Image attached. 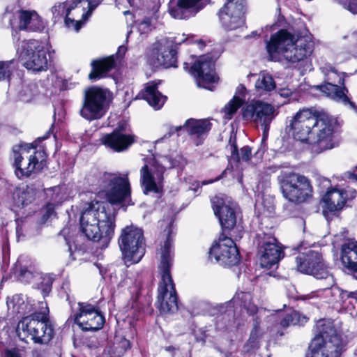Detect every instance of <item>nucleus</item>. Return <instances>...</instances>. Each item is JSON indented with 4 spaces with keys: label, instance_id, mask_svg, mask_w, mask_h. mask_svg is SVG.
Returning <instances> with one entry per match:
<instances>
[{
    "label": "nucleus",
    "instance_id": "nucleus-1",
    "mask_svg": "<svg viewBox=\"0 0 357 357\" xmlns=\"http://www.w3.org/2000/svg\"><path fill=\"white\" fill-rule=\"evenodd\" d=\"M286 130L295 139L313 144L317 152L334 147L332 123L318 118L310 109H300L290 117L287 121Z\"/></svg>",
    "mask_w": 357,
    "mask_h": 357
},
{
    "label": "nucleus",
    "instance_id": "nucleus-2",
    "mask_svg": "<svg viewBox=\"0 0 357 357\" xmlns=\"http://www.w3.org/2000/svg\"><path fill=\"white\" fill-rule=\"evenodd\" d=\"M108 206L105 202L93 200L86 204L79 218L81 231L86 238L105 245L113 238L116 227L115 215Z\"/></svg>",
    "mask_w": 357,
    "mask_h": 357
},
{
    "label": "nucleus",
    "instance_id": "nucleus-3",
    "mask_svg": "<svg viewBox=\"0 0 357 357\" xmlns=\"http://www.w3.org/2000/svg\"><path fill=\"white\" fill-rule=\"evenodd\" d=\"M266 50L271 61L285 60L294 63L312 54L314 43L309 36L296 38L288 31L281 29L272 35L266 42Z\"/></svg>",
    "mask_w": 357,
    "mask_h": 357
},
{
    "label": "nucleus",
    "instance_id": "nucleus-4",
    "mask_svg": "<svg viewBox=\"0 0 357 357\" xmlns=\"http://www.w3.org/2000/svg\"><path fill=\"white\" fill-rule=\"evenodd\" d=\"M159 255L158 269L161 275V281L158 287V307L161 313L173 314L177 312L178 305L175 286L170 273L174 254L169 230L168 236L160 246Z\"/></svg>",
    "mask_w": 357,
    "mask_h": 357
},
{
    "label": "nucleus",
    "instance_id": "nucleus-5",
    "mask_svg": "<svg viewBox=\"0 0 357 357\" xmlns=\"http://www.w3.org/2000/svg\"><path fill=\"white\" fill-rule=\"evenodd\" d=\"M225 305L228 311H233L234 316L236 315L238 309L241 310L243 308L250 315L257 312L261 318H266L267 322L280 323L284 328L291 325H303L307 320L306 317L302 316L297 311L292 310L286 314L282 312L273 314L265 309H258L257 306L253 303L252 297L250 292L241 291L236 293L233 298Z\"/></svg>",
    "mask_w": 357,
    "mask_h": 357
},
{
    "label": "nucleus",
    "instance_id": "nucleus-6",
    "mask_svg": "<svg viewBox=\"0 0 357 357\" xmlns=\"http://www.w3.org/2000/svg\"><path fill=\"white\" fill-rule=\"evenodd\" d=\"M343 349L340 336L328 319H320L316 324V335L310 349V357H340Z\"/></svg>",
    "mask_w": 357,
    "mask_h": 357
},
{
    "label": "nucleus",
    "instance_id": "nucleus-7",
    "mask_svg": "<svg viewBox=\"0 0 357 357\" xmlns=\"http://www.w3.org/2000/svg\"><path fill=\"white\" fill-rule=\"evenodd\" d=\"M319 70L324 77V83L317 85L316 88L331 99L341 102L357 111V107L350 100L347 93L344 79L349 75L339 71L332 64L326 63L320 66Z\"/></svg>",
    "mask_w": 357,
    "mask_h": 357
},
{
    "label": "nucleus",
    "instance_id": "nucleus-8",
    "mask_svg": "<svg viewBox=\"0 0 357 357\" xmlns=\"http://www.w3.org/2000/svg\"><path fill=\"white\" fill-rule=\"evenodd\" d=\"M123 260L127 266L139 263L145 254V240L141 228L133 225L121 229L118 239Z\"/></svg>",
    "mask_w": 357,
    "mask_h": 357
},
{
    "label": "nucleus",
    "instance_id": "nucleus-9",
    "mask_svg": "<svg viewBox=\"0 0 357 357\" xmlns=\"http://www.w3.org/2000/svg\"><path fill=\"white\" fill-rule=\"evenodd\" d=\"M112 100V93L107 89L90 86L84 91L80 116L91 121L101 119L107 113Z\"/></svg>",
    "mask_w": 357,
    "mask_h": 357
},
{
    "label": "nucleus",
    "instance_id": "nucleus-10",
    "mask_svg": "<svg viewBox=\"0 0 357 357\" xmlns=\"http://www.w3.org/2000/svg\"><path fill=\"white\" fill-rule=\"evenodd\" d=\"M283 197L293 203H301L311 196L308 178L294 172H283L278 178Z\"/></svg>",
    "mask_w": 357,
    "mask_h": 357
},
{
    "label": "nucleus",
    "instance_id": "nucleus-11",
    "mask_svg": "<svg viewBox=\"0 0 357 357\" xmlns=\"http://www.w3.org/2000/svg\"><path fill=\"white\" fill-rule=\"evenodd\" d=\"M17 45V53L23 66L35 73L46 71L48 68V59L45 45L36 40H22Z\"/></svg>",
    "mask_w": 357,
    "mask_h": 357
},
{
    "label": "nucleus",
    "instance_id": "nucleus-12",
    "mask_svg": "<svg viewBox=\"0 0 357 357\" xmlns=\"http://www.w3.org/2000/svg\"><path fill=\"white\" fill-rule=\"evenodd\" d=\"M100 182L99 197H104L111 204L130 202V188L128 178L105 173Z\"/></svg>",
    "mask_w": 357,
    "mask_h": 357
},
{
    "label": "nucleus",
    "instance_id": "nucleus-13",
    "mask_svg": "<svg viewBox=\"0 0 357 357\" xmlns=\"http://www.w3.org/2000/svg\"><path fill=\"white\" fill-rule=\"evenodd\" d=\"M3 19L8 22L13 29L12 38L15 44L20 42L18 31H43L45 23L35 10H17L15 12L6 10Z\"/></svg>",
    "mask_w": 357,
    "mask_h": 357
},
{
    "label": "nucleus",
    "instance_id": "nucleus-14",
    "mask_svg": "<svg viewBox=\"0 0 357 357\" xmlns=\"http://www.w3.org/2000/svg\"><path fill=\"white\" fill-rule=\"evenodd\" d=\"M296 261L297 269L301 273L312 275L317 279L325 280L326 289L333 285V277L318 252L310 250L306 254H300L296 257Z\"/></svg>",
    "mask_w": 357,
    "mask_h": 357
},
{
    "label": "nucleus",
    "instance_id": "nucleus-15",
    "mask_svg": "<svg viewBox=\"0 0 357 357\" xmlns=\"http://www.w3.org/2000/svg\"><path fill=\"white\" fill-rule=\"evenodd\" d=\"M275 107L262 101H255L247 105L243 109V118L257 125H260L263 130L261 146H265L267 140L270 124L274 119Z\"/></svg>",
    "mask_w": 357,
    "mask_h": 357
},
{
    "label": "nucleus",
    "instance_id": "nucleus-16",
    "mask_svg": "<svg viewBox=\"0 0 357 357\" xmlns=\"http://www.w3.org/2000/svg\"><path fill=\"white\" fill-rule=\"evenodd\" d=\"M31 144H21L13 147L12 158L15 175L19 178L28 177L38 165V160Z\"/></svg>",
    "mask_w": 357,
    "mask_h": 357
},
{
    "label": "nucleus",
    "instance_id": "nucleus-17",
    "mask_svg": "<svg viewBox=\"0 0 357 357\" xmlns=\"http://www.w3.org/2000/svg\"><path fill=\"white\" fill-rule=\"evenodd\" d=\"M74 321L84 331H96L101 329L105 319L102 314L93 305L79 302L77 307H72L71 316Z\"/></svg>",
    "mask_w": 357,
    "mask_h": 357
},
{
    "label": "nucleus",
    "instance_id": "nucleus-18",
    "mask_svg": "<svg viewBox=\"0 0 357 357\" xmlns=\"http://www.w3.org/2000/svg\"><path fill=\"white\" fill-rule=\"evenodd\" d=\"M218 15L225 30L242 29L245 23L243 0H229L220 10Z\"/></svg>",
    "mask_w": 357,
    "mask_h": 357
},
{
    "label": "nucleus",
    "instance_id": "nucleus-19",
    "mask_svg": "<svg viewBox=\"0 0 357 357\" xmlns=\"http://www.w3.org/2000/svg\"><path fill=\"white\" fill-rule=\"evenodd\" d=\"M209 259L221 266L236 265L240 260L239 252L234 241L227 236H220L218 243L210 248Z\"/></svg>",
    "mask_w": 357,
    "mask_h": 357
},
{
    "label": "nucleus",
    "instance_id": "nucleus-20",
    "mask_svg": "<svg viewBox=\"0 0 357 357\" xmlns=\"http://www.w3.org/2000/svg\"><path fill=\"white\" fill-rule=\"evenodd\" d=\"M215 59L209 54L199 56L198 59L190 67V74L196 78L199 87L208 90L212 88L208 86L211 83H216L218 77L215 72Z\"/></svg>",
    "mask_w": 357,
    "mask_h": 357
},
{
    "label": "nucleus",
    "instance_id": "nucleus-21",
    "mask_svg": "<svg viewBox=\"0 0 357 357\" xmlns=\"http://www.w3.org/2000/svg\"><path fill=\"white\" fill-rule=\"evenodd\" d=\"M257 241L259 246V262L263 268H271L277 265L282 257L283 252L277 244L275 237L265 234L257 235Z\"/></svg>",
    "mask_w": 357,
    "mask_h": 357
},
{
    "label": "nucleus",
    "instance_id": "nucleus-22",
    "mask_svg": "<svg viewBox=\"0 0 357 357\" xmlns=\"http://www.w3.org/2000/svg\"><path fill=\"white\" fill-rule=\"evenodd\" d=\"M212 207L223 229L230 230L236 223L235 204L225 196H215L211 199Z\"/></svg>",
    "mask_w": 357,
    "mask_h": 357
},
{
    "label": "nucleus",
    "instance_id": "nucleus-23",
    "mask_svg": "<svg viewBox=\"0 0 357 357\" xmlns=\"http://www.w3.org/2000/svg\"><path fill=\"white\" fill-rule=\"evenodd\" d=\"M211 129V123L207 119H188L183 126L172 127L169 134L185 130L194 139L196 146L202 144L208 132Z\"/></svg>",
    "mask_w": 357,
    "mask_h": 357
},
{
    "label": "nucleus",
    "instance_id": "nucleus-24",
    "mask_svg": "<svg viewBox=\"0 0 357 357\" xmlns=\"http://www.w3.org/2000/svg\"><path fill=\"white\" fill-rule=\"evenodd\" d=\"M163 167H153L144 165L140 169L141 183L145 194L149 192L158 193L160 191L163 180Z\"/></svg>",
    "mask_w": 357,
    "mask_h": 357
},
{
    "label": "nucleus",
    "instance_id": "nucleus-25",
    "mask_svg": "<svg viewBox=\"0 0 357 357\" xmlns=\"http://www.w3.org/2000/svg\"><path fill=\"white\" fill-rule=\"evenodd\" d=\"M202 0H172L169 4L170 15L178 20L195 16L202 8Z\"/></svg>",
    "mask_w": 357,
    "mask_h": 357
},
{
    "label": "nucleus",
    "instance_id": "nucleus-26",
    "mask_svg": "<svg viewBox=\"0 0 357 357\" xmlns=\"http://www.w3.org/2000/svg\"><path fill=\"white\" fill-rule=\"evenodd\" d=\"M7 306L11 314L22 318L33 313L38 312L35 300L22 294H15L12 298H8Z\"/></svg>",
    "mask_w": 357,
    "mask_h": 357
},
{
    "label": "nucleus",
    "instance_id": "nucleus-27",
    "mask_svg": "<svg viewBox=\"0 0 357 357\" xmlns=\"http://www.w3.org/2000/svg\"><path fill=\"white\" fill-rule=\"evenodd\" d=\"M19 280L24 283L32 284L38 289H42L45 296L51 289L52 281L49 278L44 277L36 271L34 267H22L20 271Z\"/></svg>",
    "mask_w": 357,
    "mask_h": 357
},
{
    "label": "nucleus",
    "instance_id": "nucleus-28",
    "mask_svg": "<svg viewBox=\"0 0 357 357\" xmlns=\"http://www.w3.org/2000/svg\"><path fill=\"white\" fill-rule=\"evenodd\" d=\"M100 141L102 144L113 151L123 152L133 144L134 136L116 129L112 133L102 136Z\"/></svg>",
    "mask_w": 357,
    "mask_h": 357
},
{
    "label": "nucleus",
    "instance_id": "nucleus-29",
    "mask_svg": "<svg viewBox=\"0 0 357 357\" xmlns=\"http://www.w3.org/2000/svg\"><path fill=\"white\" fill-rule=\"evenodd\" d=\"M346 200L347 193L344 190L338 188L328 190L322 198L324 215L327 217L328 213L341 210Z\"/></svg>",
    "mask_w": 357,
    "mask_h": 357
},
{
    "label": "nucleus",
    "instance_id": "nucleus-30",
    "mask_svg": "<svg viewBox=\"0 0 357 357\" xmlns=\"http://www.w3.org/2000/svg\"><path fill=\"white\" fill-rule=\"evenodd\" d=\"M68 10L70 17L68 28L78 31L91 15L82 0H75L72 3L68 1Z\"/></svg>",
    "mask_w": 357,
    "mask_h": 357
},
{
    "label": "nucleus",
    "instance_id": "nucleus-31",
    "mask_svg": "<svg viewBox=\"0 0 357 357\" xmlns=\"http://www.w3.org/2000/svg\"><path fill=\"white\" fill-rule=\"evenodd\" d=\"M341 260L343 266L352 272L357 280V241L348 239L342 245Z\"/></svg>",
    "mask_w": 357,
    "mask_h": 357
},
{
    "label": "nucleus",
    "instance_id": "nucleus-32",
    "mask_svg": "<svg viewBox=\"0 0 357 357\" xmlns=\"http://www.w3.org/2000/svg\"><path fill=\"white\" fill-rule=\"evenodd\" d=\"M37 304L40 305L41 307H43L45 305V310L43 312L39 319V324H41V326L36 327V330L32 333L31 340L36 344H47L53 337V328L45 317L46 311H47V304L44 302L38 303Z\"/></svg>",
    "mask_w": 357,
    "mask_h": 357
},
{
    "label": "nucleus",
    "instance_id": "nucleus-33",
    "mask_svg": "<svg viewBox=\"0 0 357 357\" xmlns=\"http://www.w3.org/2000/svg\"><path fill=\"white\" fill-rule=\"evenodd\" d=\"M159 83L155 81L147 83L137 95V98L145 100L155 109H160L166 100V97L158 90Z\"/></svg>",
    "mask_w": 357,
    "mask_h": 357
},
{
    "label": "nucleus",
    "instance_id": "nucleus-34",
    "mask_svg": "<svg viewBox=\"0 0 357 357\" xmlns=\"http://www.w3.org/2000/svg\"><path fill=\"white\" fill-rule=\"evenodd\" d=\"M43 314L42 312H35L29 316L23 317L17 324L16 332L19 338L24 342L27 339H31L32 333L36 330V327H39V319Z\"/></svg>",
    "mask_w": 357,
    "mask_h": 357
},
{
    "label": "nucleus",
    "instance_id": "nucleus-35",
    "mask_svg": "<svg viewBox=\"0 0 357 357\" xmlns=\"http://www.w3.org/2000/svg\"><path fill=\"white\" fill-rule=\"evenodd\" d=\"M114 56L93 60L91 63L92 69L89 75V79L96 81L105 77L107 73L114 68Z\"/></svg>",
    "mask_w": 357,
    "mask_h": 357
},
{
    "label": "nucleus",
    "instance_id": "nucleus-36",
    "mask_svg": "<svg viewBox=\"0 0 357 357\" xmlns=\"http://www.w3.org/2000/svg\"><path fill=\"white\" fill-rule=\"evenodd\" d=\"M246 94L245 87L239 84L236 89L233 98L223 108L225 119H231L232 118L238 109L245 102Z\"/></svg>",
    "mask_w": 357,
    "mask_h": 357
},
{
    "label": "nucleus",
    "instance_id": "nucleus-37",
    "mask_svg": "<svg viewBox=\"0 0 357 357\" xmlns=\"http://www.w3.org/2000/svg\"><path fill=\"white\" fill-rule=\"evenodd\" d=\"M261 317L257 315L255 319L254 327L250 332L248 340L244 344L243 351L245 353H253L259 347V339L261 334L259 331V324Z\"/></svg>",
    "mask_w": 357,
    "mask_h": 357
},
{
    "label": "nucleus",
    "instance_id": "nucleus-38",
    "mask_svg": "<svg viewBox=\"0 0 357 357\" xmlns=\"http://www.w3.org/2000/svg\"><path fill=\"white\" fill-rule=\"evenodd\" d=\"M255 86L259 94L268 93L276 88V84L272 75L264 71L259 74Z\"/></svg>",
    "mask_w": 357,
    "mask_h": 357
},
{
    "label": "nucleus",
    "instance_id": "nucleus-39",
    "mask_svg": "<svg viewBox=\"0 0 357 357\" xmlns=\"http://www.w3.org/2000/svg\"><path fill=\"white\" fill-rule=\"evenodd\" d=\"M158 8V6H155L151 10L150 15L144 17L142 20L135 22L133 27H136L141 35L149 33L154 27V23L158 18L157 14Z\"/></svg>",
    "mask_w": 357,
    "mask_h": 357
},
{
    "label": "nucleus",
    "instance_id": "nucleus-40",
    "mask_svg": "<svg viewBox=\"0 0 357 357\" xmlns=\"http://www.w3.org/2000/svg\"><path fill=\"white\" fill-rule=\"evenodd\" d=\"M129 347V340L123 337L116 338L105 349L104 354L108 357H122Z\"/></svg>",
    "mask_w": 357,
    "mask_h": 357
},
{
    "label": "nucleus",
    "instance_id": "nucleus-41",
    "mask_svg": "<svg viewBox=\"0 0 357 357\" xmlns=\"http://www.w3.org/2000/svg\"><path fill=\"white\" fill-rule=\"evenodd\" d=\"M33 199V190L26 185L16 188L13 192V200L17 206H26L31 203Z\"/></svg>",
    "mask_w": 357,
    "mask_h": 357
},
{
    "label": "nucleus",
    "instance_id": "nucleus-42",
    "mask_svg": "<svg viewBox=\"0 0 357 357\" xmlns=\"http://www.w3.org/2000/svg\"><path fill=\"white\" fill-rule=\"evenodd\" d=\"M68 12V1L54 5L52 8V20L54 22L56 23L63 20L66 26L68 28V24H70Z\"/></svg>",
    "mask_w": 357,
    "mask_h": 357
},
{
    "label": "nucleus",
    "instance_id": "nucleus-43",
    "mask_svg": "<svg viewBox=\"0 0 357 357\" xmlns=\"http://www.w3.org/2000/svg\"><path fill=\"white\" fill-rule=\"evenodd\" d=\"M344 38L348 40L350 52L347 53L345 56L342 55V54H339L336 59V61L338 63H341L344 60L348 59L351 55L357 57V30L347 36H344Z\"/></svg>",
    "mask_w": 357,
    "mask_h": 357
},
{
    "label": "nucleus",
    "instance_id": "nucleus-44",
    "mask_svg": "<svg viewBox=\"0 0 357 357\" xmlns=\"http://www.w3.org/2000/svg\"><path fill=\"white\" fill-rule=\"evenodd\" d=\"M229 149L231 151V160H234L237 162L241 160L247 162L250 159L252 154V150L250 147L248 146H243L241 149L240 153H238L237 146L234 144H230Z\"/></svg>",
    "mask_w": 357,
    "mask_h": 357
},
{
    "label": "nucleus",
    "instance_id": "nucleus-45",
    "mask_svg": "<svg viewBox=\"0 0 357 357\" xmlns=\"http://www.w3.org/2000/svg\"><path fill=\"white\" fill-rule=\"evenodd\" d=\"M158 62L165 68L176 67V51L172 47L161 53L158 57Z\"/></svg>",
    "mask_w": 357,
    "mask_h": 357
},
{
    "label": "nucleus",
    "instance_id": "nucleus-46",
    "mask_svg": "<svg viewBox=\"0 0 357 357\" xmlns=\"http://www.w3.org/2000/svg\"><path fill=\"white\" fill-rule=\"evenodd\" d=\"M38 93V86L35 83H31L26 86L21 92V99L24 102H29Z\"/></svg>",
    "mask_w": 357,
    "mask_h": 357
},
{
    "label": "nucleus",
    "instance_id": "nucleus-47",
    "mask_svg": "<svg viewBox=\"0 0 357 357\" xmlns=\"http://www.w3.org/2000/svg\"><path fill=\"white\" fill-rule=\"evenodd\" d=\"M15 68V61H0V80L2 79H9L11 72Z\"/></svg>",
    "mask_w": 357,
    "mask_h": 357
},
{
    "label": "nucleus",
    "instance_id": "nucleus-48",
    "mask_svg": "<svg viewBox=\"0 0 357 357\" xmlns=\"http://www.w3.org/2000/svg\"><path fill=\"white\" fill-rule=\"evenodd\" d=\"M339 4L354 14H357V0H335Z\"/></svg>",
    "mask_w": 357,
    "mask_h": 357
},
{
    "label": "nucleus",
    "instance_id": "nucleus-49",
    "mask_svg": "<svg viewBox=\"0 0 357 357\" xmlns=\"http://www.w3.org/2000/svg\"><path fill=\"white\" fill-rule=\"evenodd\" d=\"M59 236V238H61L63 240V241H65L66 245L68 246V250L69 252V255L71 257L73 255L72 245H71L72 236L69 235V229L63 228L61 231Z\"/></svg>",
    "mask_w": 357,
    "mask_h": 357
},
{
    "label": "nucleus",
    "instance_id": "nucleus-50",
    "mask_svg": "<svg viewBox=\"0 0 357 357\" xmlns=\"http://www.w3.org/2000/svg\"><path fill=\"white\" fill-rule=\"evenodd\" d=\"M102 0H82L84 6H86L88 11L91 15L93 11L101 3Z\"/></svg>",
    "mask_w": 357,
    "mask_h": 357
},
{
    "label": "nucleus",
    "instance_id": "nucleus-51",
    "mask_svg": "<svg viewBox=\"0 0 357 357\" xmlns=\"http://www.w3.org/2000/svg\"><path fill=\"white\" fill-rule=\"evenodd\" d=\"M54 203H47L45 206V212L43 215V218L47 220L51 218L54 214Z\"/></svg>",
    "mask_w": 357,
    "mask_h": 357
},
{
    "label": "nucleus",
    "instance_id": "nucleus-52",
    "mask_svg": "<svg viewBox=\"0 0 357 357\" xmlns=\"http://www.w3.org/2000/svg\"><path fill=\"white\" fill-rule=\"evenodd\" d=\"M5 357H25L24 354L18 349L13 348L5 351Z\"/></svg>",
    "mask_w": 357,
    "mask_h": 357
},
{
    "label": "nucleus",
    "instance_id": "nucleus-53",
    "mask_svg": "<svg viewBox=\"0 0 357 357\" xmlns=\"http://www.w3.org/2000/svg\"><path fill=\"white\" fill-rule=\"evenodd\" d=\"M169 40L172 44L178 45L184 43L186 40V38H185L184 35H178L173 38H169Z\"/></svg>",
    "mask_w": 357,
    "mask_h": 357
},
{
    "label": "nucleus",
    "instance_id": "nucleus-54",
    "mask_svg": "<svg viewBox=\"0 0 357 357\" xmlns=\"http://www.w3.org/2000/svg\"><path fill=\"white\" fill-rule=\"evenodd\" d=\"M278 93L281 97L288 98L292 94V91L289 88H282L280 89L278 91Z\"/></svg>",
    "mask_w": 357,
    "mask_h": 357
},
{
    "label": "nucleus",
    "instance_id": "nucleus-55",
    "mask_svg": "<svg viewBox=\"0 0 357 357\" xmlns=\"http://www.w3.org/2000/svg\"><path fill=\"white\" fill-rule=\"evenodd\" d=\"M342 298H352L357 300V290L354 291H342L341 293Z\"/></svg>",
    "mask_w": 357,
    "mask_h": 357
},
{
    "label": "nucleus",
    "instance_id": "nucleus-56",
    "mask_svg": "<svg viewBox=\"0 0 357 357\" xmlns=\"http://www.w3.org/2000/svg\"><path fill=\"white\" fill-rule=\"evenodd\" d=\"M126 50L127 48L124 45L119 46L116 52V56L122 57L125 54Z\"/></svg>",
    "mask_w": 357,
    "mask_h": 357
},
{
    "label": "nucleus",
    "instance_id": "nucleus-57",
    "mask_svg": "<svg viewBox=\"0 0 357 357\" xmlns=\"http://www.w3.org/2000/svg\"><path fill=\"white\" fill-rule=\"evenodd\" d=\"M225 172H222V175H220V176L217 177L214 180H208V181H204L202 182V185H207V184H210V183H213L214 181H217L218 180H220L222 177V175L224 174Z\"/></svg>",
    "mask_w": 357,
    "mask_h": 357
},
{
    "label": "nucleus",
    "instance_id": "nucleus-58",
    "mask_svg": "<svg viewBox=\"0 0 357 357\" xmlns=\"http://www.w3.org/2000/svg\"><path fill=\"white\" fill-rule=\"evenodd\" d=\"M277 169V167H268L266 170V173L267 174H271V173H273L276 171Z\"/></svg>",
    "mask_w": 357,
    "mask_h": 357
},
{
    "label": "nucleus",
    "instance_id": "nucleus-59",
    "mask_svg": "<svg viewBox=\"0 0 357 357\" xmlns=\"http://www.w3.org/2000/svg\"><path fill=\"white\" fill-rule=\"evenodd\" d=\"M165 350L169 352H173L175 351V348L173 346H167L165 347Z\"/></svg>",
    "mask_w": 357,
    "mask_h": 357
},
{
    "label": "nucleus",
    "instance_id": "nucleus-60",
    "mask_svg": "<svg viewBox=\"0 0 357 357\" xmlns=\"http://www.w3.org/2000/svg\"><path fill=\"white\" fill-rule=\"evenodd\" d=\"M128 3L130 4V6H137V2L138 1V0H127Z\"/></svg>",
    "mask_w": 357,
    "mask_h": 357
},
{
    "label": "nucleus",
    "instance_id": "nucleus-61",
    "mask_svg": "<svg viewBox=\"0 0 357 357\" xmlns=\"http://www.w3.org/2000/svg\"><path fill=\"white\" fill-rule=\"evenodd\" d=\"M199 48L202 49V47L204 46V43L202 42H199L198 44H197Z\"/></svg>",
    "mask_w": 357,
    "mask_h": 357
},
{
    "label": "nucleus",
    "instance_id": "nucleus-62",
    "mask_svg": "<svg viewBox=\"0 0 357 357\" xmlns=\"http://www.w3.org/2000/svg\"><path fill=\"white\" fill-rule=\"evenodd\" d=\"M198 342H202V343L205 342V340L204 337H202L201 339H197Z\"/></svg>",
    "mask_w": 357,
    "mask_h": 357
},
{
    "label": "nucleus",
    "instance_id": "nucleus-63",
    "mask_svg": "<svg viewBox=\"0 0 357 357\" xmlns=\"http://www.w3.org/2000/svg\"><path fill=\"white\" fill-rule=\"evenodd\" d=\"M352 178L357 182V174H353Z\"/></svg>",
    "mask_w": 357,
    "mask_h": 357
},
{
    "label": "nucleus",
    "instance_id": "nucleus-64",
    "mask_svg": "<svg viewBox=\"0 0 357 357\" xmlns=\"http://www.w3.org/2000/svg\"><path fill=\"white\" fill-rule=\"evenodd\" d=\"M184 69L186 70L188 69V64L187 63H184Z\"/></svg>",
    "mask_w": 357,
    "mask_h": 357
}]
</instances>
